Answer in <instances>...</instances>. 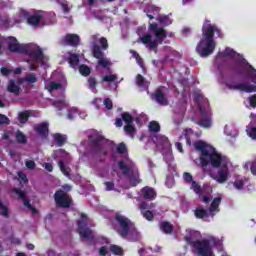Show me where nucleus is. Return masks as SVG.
Returning <instances> with one entry per match:
<instances>
[{"mask_svg": "<svg viewBox=\"0 0 256 256\" xmlns=\"http://www.w3.org/2000/svg\"><path fill=\"white\" fill-rule=\"evenodd\" d=\"M156 21L164 27H169V25H173V19H171V13L168 15H160L156 18Z\"/></svg>", "mask_w": 256, "mask_h": 256, "instance_id": "nucleus-23", "label": "nucleus"}, {"mask_svg": "<svg viewBox=\"0 0 256 256\" xmlns=\"http://www.w3.org/2000/svg\"><path fill=\"white\" fill-rule=\"evenodd\" d=\"M192 247L199 256H213V251H211V242L208 239H204L202 241L195 240L192 242Z\"/></svg>", "mask_w": 256, "mask_h": 256, "instance_id": "nucleus-8", "label": "nucleus"}, {"mask_svg": "<svg viewBox=\"0 0 256 256\" xmlns=\"http://www.w3.org/2000/svg\"><path fill=\"white\" fill-rule=\"evenodd\" d=\"M25 81L26 83H37V76H35V74H29L25 77Z\"/></svg>", "mask_w": 256, "mask_h": 256, "instance_id": "nucleus-48", "label": "nucleus"}, {"mask_svg": "<svg viewBox=\"0 0 256 256\" xmlns=\"http://www.w3.org/2000/svg\"><path fill=\"white\" fill-rule=\"evenodd\" d=\"M58 166L61 173H63L65 177H68V179H71V168L66 167L65 162H63V160L58 161Z\"/></svg>", "mask_w": 256, "mask_h": 256, "instance_id": "nucleus-28", "label": "nucleus"}, {"mask_svg": "<svg viewBox=\"0 0 256 256\" xmlns=\"http://www.w3.org/2000/svg\"><path fill=\"white\" fill-rule=\"evenodd\" d=\"M57 3H59V5H61L63 13H69V5L68 4H65L59 0L57 1Z\"/></svg>", "mask_w": 256, "mask_h": 256, "instance_id": "nucleus-57", "label": "nucleus"}, {"mask_svg": "<svg viewBox=\"0 0 256 256\" xmlns=\"http://www.w3.org/2000/svg\"><path fill=\"white\" fill-rule=\"evenodd\" d=\"M183 179L186 183H193V175L189 172H184Z\"/></svg>", "mask_w": 256, "mask_h": 256, "instance_id": "nucleus-50", "label": "nucleus"}, {"mask_svg": "<svg viewBox=\"0 0 256 256\" xmlns=\"http://www.w3.org/2000/svg\"><path fill=\"white\" fill-rule=\"evenodd\" d=\"M8 41V50H10L11 53H20L23 55L27 45L19 44L17 38L13 36L8 37Z\"/></svg>", "mask_w": 256, "mask_h": 256, "instance_id": "nucleus-15", "label": "nucleus"}, {"mask_svg": "<svg viewBox=\"0 0 256 256\" xmlns=\"http://www.w3.org/2000/svg\"><path fill=\"white\" fill-rule=\"evenodd\" d=\"M109 251L112 253V255H116V256L125 255V251L123 250V247L116 244H111L109 246Z\"/></svg>", "mask_w": 256, "mask_h": 256, "instance_id": "nucleus-27", "label": "nucleus"}, {"mask_svg": "<svg viewBox=\"0 0 256 256\" xmlns=\"http://www.w3.org/2000/svg\"><path fill=\"white\" fill-rule=\"evenodd\" d=\"M232 71L238 75H241L242 77L251 79L252 83H255L256 85V70L254 69L253 65L249 64V62L246 60L233 66Z\"/></svg>", "mask_w": 256, "mask_h": 256, "instance_id": "nucleus-5", "label": "nucleus"}, {"mask_svg": "<svg viewBox=\"0 0 256 256\" xmlns=\"http://www.w3.org/2000/svg\"><path fill=\"white\" fill-rule=\"evenodd\" d=\"M87 83H88V88H90L92 91H95V89H97V78H95V76H90L87 79Z\"/></svg>", "mask_w": 256, "mask_h": 256, "instance_id": "nucleus-35", "label": "nucleus"}, {"mask_svg": "<svg viewBox=\"0 0 256 256\" xmlns=\"http://www.w3.org/2000/svg\"><path fill=\"white\" fill-rule=\"evenodd\" d=\"M142 197L143 199H146L148 201H153L154 199L157 198V192L155 189L145 186L144 188L141 189Z\"/></svg>", "mask_w": 256, "mask_h": 256, "instance_id": "nucleus-21", "label": "nucleus"}, {"mask_svg": "<svg viewBox=\"0 0 256 256\" xmlns=\"http://www.w3.org/2000/svg\"><path fill=\"white\" fill-rule=\"evenodd\" d=\"M7 92L13 93V95L19 96V93H21V87L15 82V80L11 79L8 82L7 85Z\"/></svg>", "mask_w": 256, "mask_h": 256, "instance_id": "nucleus-22", "label": "nucleus"}, {"mask_svg": "<svg viewBox=\"0 0 256 256\" xmlns=\"http://www.w3.org/2000/svg\"><path fill=\"white\" fill-rule=\"evenodd\" d=\"M191 183V189H193L194 193H196V195H201V185L196 181H192Z\"/></svg>", "mask_w": 256, "mask_h": 256, "instance_id": "nucleus-44", "label": "nucleus"}, {"mask_svg": "<svg viewBox=\"0 0 256 256\" xmlns=\"http://www.w3.org/2000/svg\"><path fill=\"white\" fill-rule=\"evenodd\" d=\"M63 47H79L81 38L77 34H66L59 41Z\"/></svg>", "mask_w": 256, "mask_h": 256, "instance_id": "nucleus-13", "label": "nucleus"}, {"mask_svg": "<svg viewBox=\"0 0 256 256\" xmlns=\"http://www.w3.org/2000/svg\"><path fill=\"white\" fill-rule=\"evenodd\" d=\"M250 173H252V175H256V158L251 162Z\"/></svg>", "mask_w": 256, "mask_h": 256, "instance_id": "nucleus-58", "label": "nucleus"}, {"mask_svg": "<svg viewBox=\"0 0 256 256\" xmlns=\"http://www.w3.org/2000/svg\"><path fill=\"white\" fill-rule=\"evenodd\" d=\"M89 142L92 145V149L94 153H101L102 155H107V152L103 149L105 147V137L98 135V136H89Z\"/></svg>", "mask_w": 256, "mask_h": 256, "instance_id": "nucleus-11", "label": "nucleus"}, {"mask_svg": "<svg viewBox=\"0 0 256 256\" xmlns=\"http://www.w3.org/2000/svg\"><path fill=\"white\" fill-rule=\"evenodd\" d=\"M79 73L82 77H89L91 75V68L85 64L79 66Z\"/></svg>", "mask_w": 256, "mask_h": 256, "instance_id": "nucleus-31", "label": "nucleus"}, {"mask_svg": "<svg viewBox=\"0 0 256 256\" xmlns=\"http://www.w3.org/2000/svg\"><path fill=\"white\" fill-rule=\"evenodd\" d=\"M237 52L231 48H225V50L220 54V57H235Z\"/></svg>", "mask_w": 256, "mask_h": 256, "instance_id": "nucleus-36", "label": "nucleus"}, {"mask_svg": "<svg viewBox=\"0 0 256 256\" xmlns=\"http://www.w3.org/2000/svg\"><path fill=\"white\" fill-rule=\"evenodd\" d=\"M219 205H221V197L214 198V200L210 204V213L217 211V209H219Z\"/></svg>", "mask_w": 256, "mask_h": 256, "instance_id": "nucleus-32", "label": "nucleus"}, {"mask_svg": "<svg viewBox=\"0 0 256 256\" xmlns=\"http://www.w3.org/2000/svg\"><path fill=\"white\" fill-rule=\"evenodd\" d=\"M0 215H2V217H9V208H7V206H5V204H3V201L0 200Z\"/></svg>", "mask_w": 256, "mask_h": 256, "instance_id": "nucleus-38", "label": "nucleus"}, {"mask_svg": "<svg viewBox=\"0 0 256 256\" xmlns=\"http://www.w3.org/2000/svg\"><path fill=\"white\" fill-rule=\"evenodd\" d=\"M160 11H161V8L155 5H152L148 8V13H152V15H159Z\"/></svg>", "mask_w": 256, "mask_h": 256, "instance_id": "nucleus-47", "label": "nucleus"}, {"mask_svg": "<svg viewBox=\"0 0 256 256\" xmlns=\"http://www.w3.org/2000/svg\"><path fill=\"white\" fill-rule=\"evenodd\" d=\"M142 215H143L144 219H146L147 221H153V219H155V215L150 210H146V211L142 212Z\"/></svg>", "mask_w": 256, "mask_h": 256, "instance_id": "nucleus-45", "label": "nucleus"}, {"mask_svg": "<svg viewBox=\"0 0 256 256\" xmlns=\"http://www.w3.org/2000/svg\"><path fill=\"white\" fill-rule=\"evenodd\" d=\"M18 175H19L21 181H23V183H27V182L29 181V180L27 179V175H25V173L20 172V173H18Z\"/></svg>", "mask_w": 256, "mask_h": 256, "instance_id": "nucleus-63", "label": "nucleus"}, {"mask_svg": "<svg viewBox=\"0 0 256 256\" xmlns=\"http://www.w3.org/2000/svg\"><path fill=\"white\" fill-rule=\"evenodd\" d=\"M23 55H27L31 58L32 61H43L45 59V55L43 54V50L41 47H31L30 45H26V48L24 49Z\"/></svg>", "mask_w": 256, "mask_h": 256, "instance_id": "nucleus-12", "label": "nucleus"}, {"mask_svg": "<svg viewBox=\"0 0 256 256\" xmlns=\"http://www.w3.org/2000/svg\"><path fill=\"white\" fill-rule=\"evenodd\" d=\"M43 14L39 11L34 12L32 15L27 17V23L28 25H31V27H39L41 25V21H43Z\"/></svg>", "mask_w": 256, "mask_h": 256, "instance_id": "nucleus-19", "label": "nucleus"}, {"mask_svg": "<svg viewBox=\"0 0 256 256\" xmlns=\"http://www.w3.org/2000/svg\"><path fill=\"white\" fill-rule=\"evenodd\" d=\"M115 126L116 127H123V118H116L115 119Z\"/></svg>", "mask_w": 256, "mask_h": 256, "instance_id": "nucleus-64", "label": "nucleus"}, {"mask_svg": "<svg viewBox=\"0 0 256 256\" xmlns=\"http://www.w3.org/2000/svg\"><path fill=\"white\" fill-rule=\"evenodd\" d=\"M61 87H63V85L61 83H57V82H50L49 83V89L48 91L51 93L53 91H58V89H61Z\"/></svg>", "mask_w": 256, "mask_h": 256, "instance_id": "nucleus-42", "label": "nucleus"}, {"mask_svg": "<svg viewBox=\"0 0 256 256\" xmlns=\"http://www.w3.org/2000/svg\"><path fill=\"white\" fill-rule=\"evenodd\" d=\"M194 216L196 219H207L209 217V211L204 208L198 207L194 210Z\"/></svg>", "mask_w": 256, "mask_h": 256, "instance_id": "nucleus-26", "label": "nucleus"}, {"mask_svg": "<svg viewBox=\"0 0 256 256\" xmlns=\"http://www.w3.org/2000/svg\"><path fill=\"white\" fill-rule=\"evenodd\" d=\"M29 117H31V113L29 111L25 110L23 112H20L18 115V121L22 125H25L29 121Z\"/></svg>", "mask_w": 256, "mask_h": 256, "instance_id": "nucleus-30", "label": "nucleus"}, {"mask_svg": "<svg viewBox=\"0 0 256 256\" xmlns=\"http://www.w3.org/2000/svg\"><path fill=\"white\" fill-rule=\"evenodd\" d=\"M160 229L166 235H171V233H173V229H175V227L169 221H163L160 223Z\"/></svg>", "mask_w": 256, "mask_h": 256, "instance_id": "nucleus-24", "label": "nucleus"}, {"mask_svg": "<svg viewBox=\"0 0 256 256\" xmlns=\"http://www.w3.org/2000/svg\"><path fill=\"white\" fill-rule=\"evenodd\" d=\"M68 55V63L70 67H77V65H79V54L69 52Z\"/></svg>", "mask_w": 256, "mask_h": 256, "instance_id": "nucleus-29", "label": "nucleus"}, {"mask_svg": "<svg viewBox=\"0 0 256 256\" xmlns=\"http://www.w3.org/2000/svg\"><path fill=\"white\" fill-rule=\"evenodd\" d=\"M104 185L106 187V191H113L115 188V183L113 182H104Z\"/></svg>", "mask_w": 256, "mask_h": 256, "instance_id": "nucleus-56", "label": "nucleus"}, {"mask_svg": "<svg viewBox=\"0 0 256 256\" xmlns=\"http://www.w3.org/2000/svg\"><path fill=\"white\" fill-rule=\"evenodd\" d=\"M53 139L58 147H63L67 143V135L56 133L53 135Z\"/></svg>", "mask_w": 256, "mask_h": 256, "instance_id": "nucleus-25", "label": "nucleus"}, {"mask_svg": "<svg viewBox=\"0 0 256 256\" xmlns=\"http://www.w3.org/2000/svg\"><path fill=\"white\" fill-rule=\"evenodd\" d=\"M200 111V120L197 122L199 127H203L204 129H209L211 125H213V121L211 120V110L205 109L201 104H199Z\"/></svg>", "mask_w": 256, "mask_h": 256, "instance_id": "nucleus-10", "label": "nucleus"}, {"mask_svg": "<svg viewBox=\"0 0 256 256\" xmlns=\"http://www.w3.org/2000/svg\"><path fill=\"white\" fill-rule=\"evenodd\" d=\"M244 186H245V183L243 182V180H236L234 182L235 189L241 190L243 189Z\"/></svg>", "mask_w": 256, "mask_h": 256, "instance_id": "nucleus-54", "label": "nucleus"}, {"mask_svg": "<svg viewBox=\"0 0 256 256\" xmlns=\"http://www.w3.org/2000/svg\"><path fill=\"white\" fill-rule=\"evenodd\" d=\"M108 250L106 246H102L99 249V255L100 256H107Z\"/></svg>", "mask_w": 256, "mask_h": 256, "instance_id": "nucleus-59", "label": "nucleus"}, {"mask_svg": "<svg viewBox=\"0 0 256 256\" xmlns=\"http://www.w3.org/2000/svg\"><path fill=\"white\" fill-rule=\"evenodd\" d=\"M104 105L106 109H108V111H111V109H113V101L111 100V98L104 99Z\"/></svg>", "mask_w": 256, "mask_h": 256, "instance_id": "nucleus-51", "label": "nucleus"}, {"mask_svg": "<svg viewBox=\"0 0 256 256\" xmlns=\"http://www.w3.org/2000/svg\"><path fill=\"white\" fill-rule=\"evenodd\" d=\"M145 77H143V75L138 74L136 75V85L138 87H145Z\"/></svg>", "mask_w": 256, "mask_h": 256, "instance_id": "nucleus-43", "label": "nucleus"}, {"mask_svg": "<svg viewBox=\"0 0 256 256\" xmlns=\"http://www.w3.org/2000/svg\"><path fill=\"white\" fill-rule=\"evenodd\" d=\"M127 151V146L125 143L121 142L117 147V153L123 155Z\"/></svg>", "mask_w": 256, "mask_h": 256, "instance_id": "nucleus-49", "label": "nucleus"}, {"mask_svg": "<svg viewBox=\"0 0 256 256\" xmlns=\"http://www.w3.org/2000/svg\"><path fill=\"white\" fill-rule=\"evenodd\" d=\"M78 233L82 239H93V232L84 221H78Z\"/></svg>", "mask_w": 256, "mask_h": 256, "instance_id": "nucleus-17", "label": "nucleus"}, {"mask_svg": "<svg viewBox=\"0 0 256 256\" xmlns=\"http://www.w3.org/2000/svg\"><path fill=\"white\" fill-rule=\"evenodd\" d=\"M114 222L118 225V228H116L118 235L120 237H127L129 231H131V227H133V221L121 213H116L114 215Z\"/></svg>", "mask_w": 256, "mask_h": 256, "instance_id": "nucleus-6", "label": "nucleus"}, {"mask_svg": "<svg viewBox=\"0 0 256 256\" xmlns=\"http://www.w3.org/2000/svg\"><path fill=\"white\" fill-rule=\"evenodd\" d=\"M13 193L18 195L20 199H25L27 197V194H25V191L19 189V188H13Z\"/></svg>", "mask_w": 256, "mask_h": 256, "instance_id": "nucleus-46", "label": "nucleus"}, {"mask_svg": "<svg viewBox=\"0 0 256 256\" xmlns=\"http://www.w3.org/2000/svg\"><path fill=\"white\" fill-rule=\"evenodd\" d=\"M44 168L46 169V171H48L49 173L53 172V164L51 163H45L44 164Z\"/></svg>", "mask_w": 256, "mask_h": 256, "instance_id": "nucleus-62", "label": "nucleus"}, {"mask_svg": "<svg viewBox=\"0 0 256 256\" xmlns=\"http://www.w3.org/2000/svg\"><path fill=\"white\" fill-rule=\"evenodd\" d=\"M194 147L196 151H201L200 163L202 169H205L209 165V163H211L212 167H215L216 169L221 167L223 157L221 156V154L215 151L209 152V150L207 149V143L203 141H197L194 143Z\"/></svg>", "mask_w": 256, "mask_h": 256, "instance_id": "nucleus-3", "label": "nucleus"}, {"mask_svg": "<svg viewBox=\"0 0 256 256\" xmlns=\"http://www.w3.org/2000/svg\"><path fill=\"white\" fill-rule=\"evenodd\" d=\"M26 167L27 169H35V161L33 160L26 161Z\"/></svg>", "mask_w": 256, "mask_h": 256, "instance_id": "nucleus-60", "label": "nucleus"}, {"mask_svg": "<svg viewBox=\"0 0 256 256\" xmlns=\"http://www.w3.org/2000/svg\"><path fill=\"white\" fill-rule=\"evenodd\" d=\"M54 201L56 207L59 209H70L73 205V198L64 190H56L54 194Z\"/></svg>", "mask_w": 256, "mask_h": 256, "instance_id": "nucleus-7", "label": "nucleus"}, {"mask_svg": "<svg viewBox=\"0 0 256 256\" xmlns=\"http://www.w3.org/2000/svg\"><path fill=\"white\" fill-rule=\"evenodd\" d=\"M11 121L8 119L7 116L0 114V125H9Z\"/></svg>", "mask_w": 256, "mask_h": 256, "instance_id": "nucleus-53", "label": "nucleus"}, {"mask_svg": "<svg viewBox=\"0 0 256 256\" xmlns=\"http://www.w3.org/2000/svg\"><path fill=\"white\" fill-rule=\"evenodd\" d=\"M248 100H249L250 106H252L253 109H255L256 108V94L250 96L248 98Z\"/></svg>", "mask_w": 256, "mask_h": 256, "instance_id": "nucleus-55", "label": "nucleus"}, {"mask_svg": "<svg viewBox=\"0 0 256 256\" xmlns=\"http://www.w3.org/2000/svg\"><path fill=\"white\" fill-rule=\"evenodd\" d=\"M148 127L151 133H159V131H161V125H159L157 121H151Z\"/></svg>", "mask_w": 256, "mask_h": 256, "instance_id": "nucleus-33", "label": "nucleus"}, {"mask_svg": "<svg viewBox=\"0 0 256 256\" xmlns=\"http://www.w3.org/2000/svg\"><path fill=\"white\" fill-rule=\"evenodd\" d=\"M99 43L101 45L100 47L101 51H107L109 49V42H107V38L101 37L99 39Z\"/></svg>", "mask_w": 256, "mask_h": 256, "instance_id": "nucleus-41", "label": "nucleus"}, {"mask_svg": "<svg viewBox=\"0 0 256 256\" xmlns=\"http://www.w3.org/2000/svg\"><path fill=\"white\" fill-rule=\"evenodd\" d=\"M0 72H1L2 75H5V76L11 75V70H9V69L6 68V67H2V68L0 69Z\"/></svg>", "mask_w": 256, "mask_h": 256, "instance_id": "nucleus-61", "label": "nucleus"}, {"mask_svg": "<svg viewBox=\"0 0 256 256\" xmlns=\"http://www.w3.org/2000/svg\"><path fill=\"white\" fill-rule=\"evenodd\" d=\"M118 167L120 171H122V175L124 177H127L129 179L130 184L132 187H137L139 183H141V180L139 179V168L135 167L134 165L129 166L125 164L123 160L118 162Z\"/></svg>", "mask_w": 256, "mask_h": 256, "instance_id": "nucleus-4", "label": "nucleus"}, {"mask_svg": "<svg viewBox=\"0 0 256 256\" xmlns=\"http://www.w3.org/2000/svg\"><path fill=\"white\" fill-rule=\"evenodd\" d=\"M92 54L95 59H98L100 67H109V60L105 59V52L101 50V46L94 44L92 47Z\"/></svg>", "mask_w": 256, "mask_h": 256, "instance_id": "nucleus-14", "label": "nucleus"}, {"mask_svg": "<svg viewBox=\"0 0 256 256\" xmlns=\"http://www.w3.org/2000/svg\"><path fill=\"white\" fill-rule=\"evenodd\" d=\"M148 31H150V34H144L140 38L141 43L148 47L150 51H157V47L163 45V42L167 39V30L154 22L148 24Z\"/></svg>", "mask_w": 256, "mask_h": 256, "instance_id": "nucleus-2", "label": "nucleus"}, {"mask_svg": "<svg viewBox=\"0 0 256 256\" xmlns=\"http://www.w3.org/2000/svg\"><path fill=\"white\" fill-rule=\"evenodd\" d=\"M225 86L232 91H243L244 93H255L256 91L255 85H251L248 82L235 83L230 79L225 81Z\"/></svg>", "mask_w": 256, "mask_h": 256, "instance_id": "nucleus-9", "label": "nucleus"}, {"mask_svg": "<svg viewBox=\"0 0 256 256\" xmlns=\"http://www.w3.org/2000/svg\"><path fill=\"white\" fill-rule=\"evenodd\" d=\"M34 131L43 139H47V137H49V123L41 122L39 124H36L34 126Z\"/></svg>", "mask_w": 256, "mask_h": 256, "instance_id": "nucleus-18", "label": "nucleus"}, {"mask_svg": "<svg viewBox=\"0 0 256 256\" xmlns=\"http://www.w3.org/2000/svg\"><path fill=\"white\" fill-rule=\"evenodd\" d=\"M215 33L217 37L223 38L221 30L217 26L212 25L210 20H205L202 27V39L196 46V52L200 57H209L215 51V47H217V43L213 39Z\"/></svg>", "mask_w": 256, "mask_h": 256, "instance_id": "nucleus-1", "label": "nucleus"}, {"mask_svg": "<svg viewBox=\"0 0 256 256\" xmlns=\"http://www.w3.org/2000/svg\"><path fill=\"white\" fill-rule=\"evenodd\" d=\"M217 183H227L229 180V168L227 165H224L222 168L218 170V176L214 178Z\"/></svg>", "mask_w": 256, "mask_h": 256, "instance_id": "nucleus-20", "label": "nucleus"}, {"mask_svg": "<svg viewBox=\"0 0 256 256\" xmlns=\"http://www.w3.org/2000/svg\"><path fill=\"white\" fill-rule=\"evenodd\" d=\"M15 138H16L17 143H20L22 145H25V143H27V137L20 130H17Z\"/></svg>", "mask_w": 256, "mask_h": 256, "instance_id": "nucleus-34", "label": "nucleus"}, {"mask_svg": "<svg viewBox=\"0 0 256 256\" xmlns=\"http://www.w3.org/2000/svg\"><path fill=\"white\" fill-rule=\"evenodd\" d=\"M247 133L251 139H256V127L248 128Z\"/></svg>", "mask_w": 256, "mask_h": 256, "instance_id": "nucleus-52", "label": "nucleus"}, {"mask_svg": "<svg viewBox=\"0 0 256 256\" xmlns=\"http://www.w3.org/2000/svg\"><path fill=\"white\" fill-rule=\"evenodd\" d=\"M121 117H122V121H124L126 125L133 123V116L129 112H123L121 114Z\"/></svg>", "mask_w": 256, "mask_h": 256, "instance_id": "nucleus-37", "label": "nucleus"}, {"mask_svg": "<svg viewBox=\"0 0 256 256\" xmlns=\"http://www.w3.org/2000/svg\"><path fill=\"white\" fill-rule=\"evenodd\" d=\"M124 131L128 135H133L135 133V131H137V129L135 128V125H133V123H130V124H126V126H124Z\"/></svg>", "mask_w": 256, "mask_h": 256, "instance_id": "nucleus-40", "label": "nucleus"}, {"mask_svg": "<svg viewBox=\"0 0 256 256\" xmlns=\"http://www.w3.org/2000/svg\"><path fill=\"white\" fill-rule=\"evenodd\" d=\"M151 99L156 101V103H158V105H161L162 107H167V105H169V99H167L165 92H163L161 88L156 89L151 94Z\"/></svg>", "mask_w": 256, "mask_h": 256, "instance_id": "nucleus-16", "label": "nucleus"}, {"mask_svg": "<svg viewBox=\"0 0 256 256\" xmlns=\"http://www.w3.org/2000/svg\"><path fill=\"white\" fill-rule=\"evenodd\" d=\"M115 81H117V75H115V74L105 75L102 78L103 83H113Z\"/></svg>", "mask_w": 256, "mask_h": 256, "instance_id": "nucleus-39", "label": "nucleus"}]
</instances>
